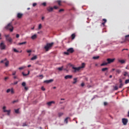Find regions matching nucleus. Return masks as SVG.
Returning <instances> with one entry per match:
<instances>
[{
  "label": "nucleus",
  "mask_w": 129,
  "mask_h": 129,
  "mask_svg": "<svg viewBox=\"0 0 129 129\" xmlns=\"http://www.w3.org/2000/svg\"><path fill=\"white\" fill-rule=\"evenodd\" d=\"M53 45H54L53 42H51L50 43H47L46 45L44 46V49L46 52H48L49 50H51L52 47H53Z\"/></svg>",
  "instance_id": "1"
},
{
  "label": "nucleus",
  "mask_w": 129,
  "mask_h": 129,
  "mask_svg": "<svg viewBox=\"0 0 129 129\" xmlns=\"http://www.w3.org/2000/svg\"><path fill=\"white\" fill-rule=\"evenodd\" d=\"M5 28L6 30H9L10 32H13V31H14V27H13L12 23L8 24L6 26H5Z\"/></svg>",
  "instance_id": "2"
},
{
  "label": "nucleus",
  "mask_w": 129,
  "mask_h": 129,
  "mask_svg": "<svg viewBox=\"0 0 129 129\" xmlns=\"http://www.w3.org/2000/svg\"><path fill=\"white\" fill-rule=\"evenodd\" d=\"M85 67V63L83 62L82 63V66L81 67H79L78 68H75L73 67V69L74 70V72H76L77 71H79L82 68H84Z\"/></svg>",
  "instance_id": "3"
},
{
  "label": "nucleus",
  "mask_w": 129,
  "mask_h": 129,
  "mask_svg": "<svg viewBox=\"0 0 129 129\" xmlns=\"http://www.w3.org/2000/svg\"><path fill=\"white\" fill-rule=\"evenodd\" d=\"M74 52V49L72 47L70 48L67 49V51L64 52L65 55H69L70 53H72Z\"/></svg>",
  "instance_id": "4"
},
{
  "label": "nucleus",
  "mask_w": 129,
  "mask_h": 129,
  "mask_svg": "<svg viewBox=\"0 0 129 129\" xmlns=\"http://www.w3.org/2000/svg\"><path fill=\"white\" fill-rule=\"evenodd\" d=\"M122 41H119V43L121 44H123V43H125L126 41L129 42V35H127L125 36V39L122 38Z\"/></svg>",
  "instance_id": "5"
},
{
  "label": "nucleus",
  "mask_w": 129,
  "mask_h": 129,
  "mask_svg": "<svg viewBox=\"0 0 129 129\" xmlns=\"http://www.w3.org/2000/svg\"><path fill=\"white\" fill-rule=\"evenodd\" d=\"M6 47H7V46H6V44H5V43L2 42L0 44V49H1V50H6Z\"/></svg>",
  "instance_id": "6"
},
{
  "label": "nucleus",
  "mask_w": 129,
  "mask_h": 129,
  "mask_svg": "<svg viewBox=\"0 0 129 129\" xmlns=\"http://www.w3.org/2000/svg\"><path fill=\"white\" fill-rule=\"evenodd\" d=\"M5 37L7 41L9 42L10 43H12V42L13 41V39H12V38L10 37V35H5Z\"/></svg>",
  "instance_id": "7"
},
{
  "label": "nucleus",
  "mask_w": 129,
  "mask_h": 129,
  "mask_svg": "<svg viewBox=\"0 0 129 129\" xmlns=\"http://www.w3.org/2000/svg\"><path fill=\"white\" fill-rule=\"evenodd\" d=\"M115 60V58H107V63H108V64H111V63H113L114 62Z\"/></svg>",
  "instance_id": "8"
},
{
  "label": "nucleus",
  "mask_w": 129,
  "mask_h": 129,
  "mask_svg": "<svg viewBox=\"0 0 129 129\" xmlns=\"http://www.w3.org/2000/svg\"><path fill=\"white\" fill-rule=\"evenodd\" d=\"M128 121V120H127V119H126V118H122V122L124 124V125H126Z\"/></svg>",
  "instance_id": "9"
},
{
  "label": "nucleus",
  "mask_w": 129,
  "mask_h": 129,
  "mask_svg": "<svg viewBox=\"0 0 129 129\" xmlns=\"http://www.w3.org/2000/svg\"><path fill=\"white\" fill-rule=\"evenodd\" d=\"M6 106H4L3 107V110L4 112H7V114L8 115H9L10 113H11V110H6Z\"/></svg>",
  "instance_id": "10"
},
{
  "label": "nucleus",
  "mask_w": 129,
  "mask_h": 129,
  "mask_svg": "<svg viewBox=\"0 0 129 129\" xmlns=\"http://www.w3.org/2000/svg\"><path fill=\"white\" fill-rule=\"evenodd\" d=\"M47 11H48L49 13H51V12H53V10H54V8L51 7H48L46 9Z\"/></svg>",
  "instance_id": "11"
},
{
  "label": "nucleus",
  "mask_w": 129,
  "mask_h": 129,
  "mask_svg": "<svg viewBox=\"0 0 129 129\" xmlns=\"http://www.w3.org/2000/svg\"><path fill=\"white\" fill-rule=\"evenodd\" d=\"M73 77V76L72 75H67L64 77L65 79H71Z\"/></svg>",
  "instance_id": "12"
},
{
  "label": "nucleus",
  "mask_w": 129,
  "mask_h": 129,
  "mask_svg": "<svg viewBox=\"0 0 129 129\" xmlns=\"http://www.w3.org/2000/svg\"><path fill=\"white\" fill-rule=\"evenodd\" d=\"M118 61L121 64H124L125 63V61L123 59H118Z\"/></svg>",
  "instance_id": "13"
},
{
  "label": "nucleus",
  "mask_w": 129,
  "mask_h": 129,
  "mask_svg": "<svg viewBox=\"0 0 129 129\" xmlns=\"http://www.w3.org/2000/svg\"><path fill=\"white\" fill-rule=\"evenodd\" d=\"M22 17H23V14L22 13L17 14V18H18V19H21Z\"/></svg>",
  "instance_id": "14"
},
{
  "label": "nucleus",
  "mask_w": 129,
  "mask_h": 129,
  "mask_svg": "<svg viewBox=\"0 0 129 129\" xmlns=\"http://www.w3.org/2000/svg\"><path fill=\"white\" fill-rule=\"evenodd\" d=\"M52 103H55L54 101H50V102H48L47 103V105H48V106H51V105H52Z\"/></svg>",
  "instance_id": "15"
},
{
  "label": "nucleus",
  "mask_w": 129,
  "mask_h": 129,
  "mask_svg": "<svg viewBox=\"0 0 129 129\" xmlns=\"http://www.w3.org/2000/svg\"><path fill=\"white\" fill-rule=\"evenodd\" d=\"M53 80H45L44 81V83H50V82H52Z\"/></svg>",
  "instance_id": "16"
},
{
  "label": "nucleus",
  "mask_w": 129,
  "mask_h": 129,
  "mask_svg": "<svg viewBox=\"0 0 129 129\" xmlns=\"http://www.w3.org/2000/svg\"><path fill=\"white\" fill-rule=\"evenodd\" d=\"M31 39H32V40H35V39H37V35H36V34L33 35L31 37Z\"/></svg>",
  "instance_id": "17"
},
{
  "label": "nucleus",
  "mask_w": 129,
  "mask_h": 129,
  "mask_svg": "<svg viewBox=\"0 0 129 129\" xmlns=\"http://www.w3.org/2000/svg\"><path fill=\"white\" fill-rule=\"evenodd\" d=\"M68 119H70V117H68L67 118H66V119H64V122H66V123H68Z\"/></svg>",
  "instance_id": "18"
},
{
  "label": "nucleus",
  "mask_w": 129,
  "mask_h": 129,
  "mask_svg": "<svg viewBox=\"0 0 129 129\" xmlns=\"http://www.w3.org/2000/svg\"><path fill=\"white\" fill-rule=\"evenodd\" d=\"M103 21L104 22L102 23V25H103V26H104L105 25V23H106V22H107V21L105 19H103Z\"/></svg>",
  "instance_id": "19"
},
{
  "label": "nucleus",
  "mask_w": 129,
  "mask_h": 129,
  "mask_svg": "<svg viewBox=\"0 0 129 129\" xmlns=\"http://www.w3.org/2000/svg\"><path fill=\"white\" fill-rule=\"evenodd\" d=\"M108 70V68H104L102 69V71L103 72H104L105 71H107Z\"/></svg>",
  "instance_id": "20"
},
{
  "label": "nucleus",
  "mask_w": 129,
  "mask_h": 129,
  "mask_svg": "<svg viewBox=\"0 0 129 129\" xmlns=\"http://www.w3.org/2000/svg\"><path fill=\"white\" fill-rule=\"evenodd\" d=\"M29 74H30V71H28V73L27 74H25L24 72H22V75H23V76H28Z\"/></svg>",
  "instance_id": "21"
},
{
  "label": "nucleus",
  "mask_w": 129,
  "mask_h": 129,
  "mask_svg": "<svg viewBox=\"0 0 129 129\" xmlns=\"http://www.w3.org/2000/svg\"><path fill=\"white\" fill-rule=\"evenodd\" d=\"M37 55H35L31 58V60H32L33 61L34 60H36V59H37Z\"/></svg>",
  "instance_id": "22"
},
{
  "label": "nucleus",
  "mask_w": 129,
  "mask_h": 129,
  "mask_svg": "<svg viewBox=\"0 0 129 129\" xmlns=\"http://www.w3.org/2000/svg\"><path fill=\"white\" fill-rule=\"evenodd\" d=\"M107 64H108V62H104L101 64V66H106Z\"/></svg>",
  "instance_id": "23"
},
{
  "label": "nucleus",
  "mask_w": 129,
  "mask_h": 129,
  "mask_svg": "<svg viewBox=\"0 0 129 129\" xmlns=\"http://www.w3.org/2000/svg\"><path fill=\"white\" fill-rule=\"evenodd\" d=\"M56 3H57L58 6H62L61 5V3H62V1H57Z\"/></svg>",
  "instance_id": "24"
},
{
  "label": "nucleus",
  "mask_w": 129,
  "mask_h": 129,
  "mask_svg": "<svg viewBox=\"0 0 129 129\" xmlns=\"http://www.w3.org/2000/svg\"><path fill=\"white\" fill-rule=\"evenodd\" d=\"M7 60H8L7 58H5L4 59L1 60L0 61V63H5V62H6V61H7Z\"/></svg>",
  "instance_id": "25"
},
{
  "label": "nucleus",
  "mask_w": 129,
  "mask_h": 129,
  "mask_svg": "<svg viewBox=\"0 0 129 129\" xmlns=\"http://www.w3.org/2000/svg\"><path fill=\"white\" fill-rule=\"evenodd\" d=\"M26 44H27V42L25 41L23 42H21V43H18V45H25Z\"/></svg>",
  "instance_id": "26"
},
{
  "label": "nucleus",
  "mask_w": 129,
  "mask_h": 129,
  "mask_svg": "<svg viewBox=\"0 0 129 129\" xmlns=\"http://www.w3.org/2000/svg\"><path fill=\"white\" fill-rule=\"evenodd\" d=\"M99 56H93V59H94V60H97V59H99Z\"/></svg>",
  "instance_id": "27"
},
{
  "label": "nucleus",
  "mask_w": 129,
  "mask_h": 129,
  "mask_svg": "<svg viewBox=\"0 0 129 129\" xmlns=\"http://www.w3.org/2000/svg\"><path fill=\"white\" fill-rule=\"evenodd\" d=\"M74 81L73 82V84H75L76 82H77V78H74Z\"/></svg>",
  "instance_id": "28"
},
{
  "label": "nucleus",
  "mask_w": 129,
  "mask_h": 129,
  "mask_svg": "<svg viewBox=\"0 0 129 129\" xmlns=\"http://www.w3.org/2000/svg\"><path fill=\"white\" fill-rule=\"evenodd\" d=\"M63 67H61L60 68H58L57 70H59V71H62L63 70Z\"/></svg>",
  "instance_id": "29"
},
{
  "label": "nucleus",
  "mask_w": 129,
  "mask_h": 129,
  "mask_svg": "<svg viewBox=\"0 0 129 129\" xmlns=\"http://www.w3.org/2000/svg\"><path fill=\"white\" fill-rule=\"evenodd\" d=\"M72 40H74V39H75V34L74 33L72 35Z\"/></svg>",
  "instance_id": "30"
},
{
  "label": "nucleus",
  "mask_w": 129,
  "mask_h": 129,
  "mask_svg": "<svg viewBox=\"0 0 129 129\" xmlns=\"http://www.w3.org/2000/svg\"><path fill=\"white\" fill-rule=\"evenodd\" d=\"M9 61L6 60V62H5V66H6V67L9 66Z\"/></svg>",
  "instance_id": "31"
},
{
  "label": "nucleus",
  "mask_w": 129,
  "mask_h": 129,
  "mask_svg": "<svg viewBox=\"0 0 129 129\" xmlns=\"http://www.w3.org/2000/svg\"><path fill=\"white\" fill-rule=\"evenodd\" d=\"M63 113L62 112H59L58 113V116L59 117H61V116H62V115H63Z\"/></svg>",
  "instance_id": "32"
},
{
  "label": "nucleus",
  "mask_w": 129,
  "mask_h": 129,
  "mask_svg": "<svg viewBox=\"0 0 129 129\" xmlns=\"http://www.w3.org/2000/svg\"><path fill=\"white\" fill-rule=\"evenodd\" d=\"M128 74V73L127 72H124L123 73V76H127Z\"/></svg>",
  "instance_id": "33"
},
{
  "label": "nucleus",
  "mask_w": 129,
  "mask_h": 129,
  "mask_svg": "<svg viewBox=\"0 0 129 129\" xmlns=\"http://www.w3.org/2000/svg\"><path fill=\"white\" fill-rule=\"evenodd\" d=\"M25 68H26V67H22L19 68V70H23V69H25Z\"/></svg>",
  "instance_id": "34"
},
{
  "label": "nucleus",
  "mask_w": 129,
  "mask_h": 129,
  "mask_svg": "<svg viewBox=\"0 0 129 129\" xmlns=\"http://www.w3.org/2000/svg\"><path fill=\"white\" fill-rule=\"evenodd\" d=\"M22 86H23V87H26V82H23L22 83Z\"/></svg>",
  "instance_id": "35"
},
{
  "label": "nucleus",
  "mask_w": 129,
  "mask_h": 129,
  "mask_svg": "<svg viewBox=\"0 0 129 129\" xmlns=\"http://www.w3.org/2000/svg\"><path fill=\"white\" fill-rule=\"evenodd\" d=\"M42 29V24H39L38 26V30H41Z\"/></svg>",
  "instance_id": "36"
},
{
  "label": "nucleus",
  "mask_w": 129,
  "mask_h": 129,
  "mask_svg": "<svg viewBox=\"0 0 129 129\" xmlns=\"http://www.w3.org/2000/svg\"><path fill=\"white\" fill-rule=\"evenodd\" d=\"M17 102H19V100H14L12 102V103L15 104Z\"/></svg>",
  "instance_id": "37"
},
{
  "label": "nucleus",
  "mask_w": 129,
  "mask_h": 129,
  "mask_svg": "<svg viewBox=\"0 0 129 129\" xmlns=\"http://www.w3.org/2000/svg\"><path fill=\"white\" fill-rule=\"evenodd\" d=\"M10 92H11L12 94H14L15 93V91H14V89H11Z\"/></svg>",
  "instance_id": "38"
},
{
  "label": "nucleus",
  "mask_w": 129,
  "mask_h": 129,
  "mask_svg": "<svg viewBox=\"0 0 129 129\" xmlns=\"http://www.w3.org/2000/svg\"><path fill=\"white\" fill-rule=\"evenodd\" d=\"M116 72L117 73H118V74H119V73H120L121 72V71H120V70H116Z\"/></svg>",
  "instance_id": "39"
},
{
  "label": "nucleus",
  "mask_w": 129,
  "mask_h": 129,
  "mask_svg": "<svg viewBox=\"0 0 129 129\" xmlns=\"http://www.w3.org/2000/svg\"><path fill=\"white\" fill-rule=\"evenodd\" d=\"M129 83V79L126 80L125 81V84H127Z\"/></svg>",
  "instance_id": "40"
},
{
  "label": "nucleus",
  "mask_w": 129,
  "mask_h": 129,
  "mask_svg": "<svg viewBox=\"0 0 129 129\" xmlns=\"http://www.w3.org/2000/svg\"><path fill=\"white\" fill-rule=\"evenodd\" d=\"M13 51H14V52H16V53H19V50H17V49H16V48H14V49H13Z\"/></svg>",
  "instance_id": "41"
},
{
  "label": "nucleus",
  "mask_w": 129,
  "mask_h": 129,
  "mask_svg": "<svg viewBox=\"0 0 129 129\" xmlns=\"http://www.w3.org/2000/svg\"><path fill=\"white\" fill-rule=\"evenodd\" d=\"M19 110H20V109H15L16 113H19Z\"/></svg>",
  "instance_id": "42"
},
{
  "label": "nucleus",
  "mask_w": 129,
  "mask_h": 129,
  "mask_svg": "<svg viewBox=\"0 0 129 129\" xmlns=\"http://www.w3.org/2000/svg\"><path fill=\"white\" fill-rule=\"evenodd\" d=\"M117 89H118V87H117V86H115L114 87V90H117Z\"/></svg>",
  "instance_id": "43"
},
{
  "label": "nucleus",
  "mask_w": 129,
  "mask_h": 129,
  "mask_svg": "<svg viewBox=\"0 0 129 129\" xmlns=\"http://www.w3.org/2000/svg\"><path fill=\"white\" fill-rule=\"evenodd\" d=\"M123 86V84H122V83H121L119 85V88H122V87Z\"/></svg>",
  "instance_id": "44"
},
{
  "label": "nucleus",
  "mask_w": 129,
  "mask_h": 129,
  "mask_svg": "<svg viewBox=\"0 0 129 129\" xmlns=\"http://www.w3.org/2000/svg\"><path fill=\"white\" fill-rule=\"evenodd\" d=\"M53 9H54V10H57V9H59V8L57 6H54Z\"/></svg>",
  "instance_id": "45"
},
{
  "label": "nucleus",
  "mask_w": 129,
  "mask_h": 129,
  "mask_svg": "<svg viewBox=\"0 0 129 129\" xmlns=\"http://www.w3.org/2000/svg\"><path fill=\"white\" fill-rule=\"evenodd\" d=\"M12 89H7V93H9V92H11V90Z\"/></svg>",
  "instance_id": "46"
},
{
  "label": "nucleus",
  "mask_w": 129,
  "mask_h": 129,
  "mask_svg": "<svg viewBox=\"0 0 129 129\" xmlns=\"http://www.w3.org/2000/svg\"><path fill=\"white\" fill-rule=\"evenodd\" d=\"M41 90H42L43 91H45V90H46V89H45V88H44V87H41Z\"/></svg>",
  "instance_id": "47"
},
{
  "label": "nucleus",
  "mask_w": 129,
  "mask_h": 129,
  "mask_svg": "<svg viewBox=\"0 0 129 129\" xmlns=\"http://www.w3.org/2000/svg\"><path fill=\"white\" fill-rule=\"evenodd\" d=\"M18 83V81H16V82H14V83H13V85H17V84Z\"/></svg>",
  "instance_id": "48"
},
{
  "label": "nucleus",
  "mask_w": 129,
  "mask_h": 129,
  "mask_svg": "<svg viewBox=\"0 0 129 129\" xmlns=\"http://www.w3.org/2000/svg\"><path fill=\"white\" fill-rule=\"evenodd\" d=\"M61 12H64V9H60V10H59V13H61Z\"/></svg>",
  "instance_id": "49"
},
{
  "label": "nucleus",
  "mask_w": 129,
  "mask_h": 129,
  "mask_svg": "<svg viewBox=\"0 0 129 129\" xmlns=\"http://www.w3.org/2000/svg\"><path fill=\"white\" fill-rule=\"evenodd\" d=\"M16 73H17V72H16V71L13 72L12 73V75H13V76L15 75L16 74Z\"/></svg>",
  "instance_id": "50"
},
{
  "label": "nucleus",
  "mask_w": 129,
  "mask_h": 129,
  "mask_svg": "<svg viewBox=\"0 0 129 129\" xmlns=\"http://www.w3.org/2000/svg\"><path fill=\"white\" fill-rule=\"evenodd\" d=\"M46 5H47V4L46 3H42V5H43L44 7H46Z\"/></svg>",
  "instance_id": "51"
},
{
  "label": "nucleus",
  "mask_w": 129,
  "mask_h": 129,
  "mask_svg": "<svg viewBox=\"0 0 129 129\" xmlns=\"http://www.w3.org/2000/svg\"><path fill=\"white\" fill-rule=\"evenodd\" d=\"M84 85H85V84H84V83H82L81 85V86H82V87H83V86H84Z\"/></svg>",
  "instance_id": "52"
},
{
  "label": "nucleus",
  "mask_w": 129,
  "mask_h": 129,
  "mask_svg": "<svg viewBox=\"0 0 129 129\" xmlns=\"http://www.w3.org/2000/svg\"><path fill=\"white\" fill-rule=\"evenodd\" d=\"M37 6V3H33V7H36Z\"/></svg>",
  "instance_id": "53"
},
{
  "label": "nucleus",
  "mask_w": 129,
  "mask_h": 129,
  "mask_svg": "<svg viewBox=\"0 0 129 129\" xmlns=\"http://www.w3.org/2000/svg\"><path fill=\"white\" fill-rule=\"evenodd\" d=\"M16 38H20V35L19 34H16Z\"/></svg>",
  "instance_id": "54"
},
{
  "label": "nucleus",
  "mask_w": 129,
  "mask_h": 129,
  "mask_svg": "<svg viewBox=\"0 0 129 129\" xmlns=\"http://www.w3.org/2000/svg\"><path fill=\"white\" fill-rule=\"evenodd\" d=\"M27 53H31L32 52V50H29L27 51Z\"/></svg>",
  "instance_id": "55"
},
{
  "label": "nucleus",
  "mask_w": 129,
  "mask_h": 129,
  "mask_svg": "<svg viewBox=\"0 0 129 129\" xmlns=\"http://www.w3.org/2000/svg\"><path fill=\"white\" fill-rule=\"evenodd\" d=\"M104 105H107V102H104Z\"/></svg>",
  "instance_id": "56"
},
{
  "label": "nucleus",
  "mask_w": 129,
  "mask_h": 129,
  "mask_svg": "<svg viewBox=\"0 0 129 129\" xmlns=\"http://www.w3.org/2000/svg\"><path fill=\"white\" fill-rule=\"evenodd\" d=\"M24 89L25 90H28V87H24Z\"/></svg>",
  "instance_id": "57"
},
{
  "label": "nucleus",
  "mask_w": 129,
  "mask_h": 129,
  "mask_svg": "<svg viewBox=\"0 0 129 129\" xmlns=\"http://www.w3.org/2000/svg\"><path fill=\"white\" fill-rule=\"evenodd\" d=\"M124 50H126V51L128 50V49H122V51H124Z\"/></svg>",
  "instance_id": "58"
},
{
  "label": "nucleus",
  "mask_w": 129,
  "mask_h": 129,
  "mask_svg": "<svg viewBox=\"0 0 129 129\" xmlns=\"http://www.w3.org/2000/svg\"><path fill=\"white\" fill-rule=\"evenodd\" d=\"M119 82L120 84H121V83L122 82V80H121V79L119 80Z\"/></svg>",
  "instance_id": "59"
},
{
  "label": "nucleus",
  "mask_w": 129,
  "mask_h": 129,
  "mask_svg": "<svg viewBox=\"0 0 129 129\" xmlns=\"http://www.w3.org/2000/svg\"><path fill=\"white\" fill-rule=\"evenodd\" d=\"M14 79H17L18 78L17 77V76H14Z\"/></svg>",
  "instance_id": "60"
},
{
  "label": "nucleus",
  "mask_w": 129,
  "mask_h": 129,
  "mask_svg": "<svg viewBox=\"0 0 129 129\" xmlns=\"http://www.w3.org/2000/svg\"><path fill=\"white\" fill-rule=\"evenodd\" d=\"M26 125H27L26 124V123H23V126H26Z\"/></svg>",
  "instance_id": "61"
},
{
  "label": "nucleus",
  "mask_w": 129,
  "mask_h": 129,
  "mask_svg": "<svg viewBox=\"0 0 129 129\" xmlns=\"http://www.w3.org/2000/svg\"><path fill=\"white\" fill-rule=\"evenodd\" d=\"M109 78H112V75H110L109 76Z\"/></svg>",
  "instance_id": "62"
},
{
  "label": "nucleus",
  "mask_w": 129,
  "mask_h": 129,
  "mask_svg": "<svg viewBox=\"0 0 129 129\" xmlns=\"http://www.w3.org/2000/svg\"><path fill=\"white\" fill-rule=\"evenodd\" d=\"M8 78H8V77H6V78H5V80H7V79H8Z\"/></svg>",
  "instance_id": "63"
},
{
  "label": "nucleus",
  "mask_w": 129,
  "mask_h": 129,
  "mask_svg": "<svg viewBox=\"0 0 129 129\" xmlns=\"http://www.w3.org/2000/svg\"><path fill=\"white\" fill-rule=\"evenodd\" d=\"M127 116H128V117H129V111H128V115H127Z\"/></svg>",
  "instance_id": "64"
}]
</instances>
